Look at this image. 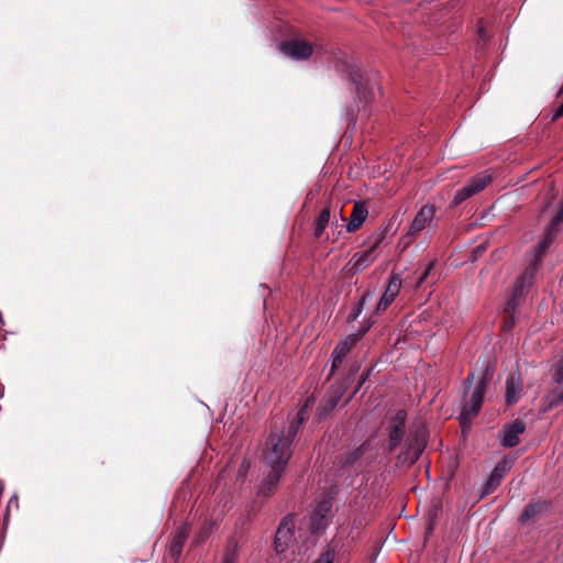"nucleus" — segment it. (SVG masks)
Returning a JSON list of instances; mask_svg holds the SVG:
<instances>
[{"label": "nucleus", "instance_id": "nucleus-37", "mask_svg": "<svg viewBox=\"0 0 563 563\" xmlns=\"http://www.w3.org/2000/svg\"><path fill=\"white\" fill-rule=\"evenodd\" d=\"M563 93V87L560 89L559 95Z\"/></svg>", "mask_w": 563, "mask_h": 563}, {"label": "nucleus", "instance_id": "nucleus-23", "mask_svg": "<svg viewBox=\"0 0 563 563\" xmlns=\"http://www.w3.org/2000/svg\"><path fill=\"white\" fill-rule=\"evenodd\" d=\"M331 220V209L330 207L324 208L316 221V228H314V236L317 239H320L325 230V228L329 225Z\"/></svg>", "mask_w": 563, "mask_h": 563}, {"label": "nucleus", "instance_id": "nucleus-28", "mask_svg": "<svg viewBox=\"0 0 563 563\" xmlns=\"http://www.w3.org/2000/svg\"><path fill=\"white\" fill-rule=\"evenodd\" d=\"M433 266H434L433 262L428 264L427 268L421 273V275L418 278V282H417V285H416L417 288L420 287L426 282V279L428 278V276H429L430 272L432 271Z\"/></svg>", "mask_w": 563, "mask_h": 563}, {"label": "nucleus", "instance_id": "nucleus-1", "mask_svg": "<svg viewBox=\"0 0 563 563\" xmlns=\"http://www.w3.org/2000/svg\"><path fill=\"white\" fill-rule=\"evenodd\" d=\"M312 399L308 398L303 407L298 411L297 418L290 422L287 430L272 431L266 440L263 457L268 467L285 470L292 454V442L307 419L308 408L312 404Z\"/></svg>", "mask_w": 563, "mask_h": 563}, {"label": "nucleus", "instance_id": "nucleus-8", "mask_svg": "<svg viewBox=\"0 0 563 563\" xmlns=\"http://www.w3.org/2000/svg\"><path fill=\"white\" fill-rule=\"evenodd\" d=\"M294 528L295 517L292 515H288L282 519L274 540L275 550L278 554L286 552L292 542Z\"/></svg>", "mask_w": 563, "mask_h": 563}, {"label": "nucleus", "instance_id": "nucleus-13", "mask_svg": "<svg viewBox=\"0 0 563 563\" xmlns=\"http://www.w3.org/2000/svg\"><path fill=\"white\" fill-rule=\"evenodd\" d=\"M526 430V423L519 419L504 426L500 431V443L504 448H514L519 444V435Z\"/></svg>", "mask_w": 563, "mask_h": 563}, {"label": "nucleus", "instance_id": "nucleus-34", "mask_svg": "<svg viewBox=\"0 0 563 563\" xmlns=\"http://www.w3.org/2000/svg\"><path fill=\"white\" fill-rule=\"evenodd\" d=\"M338 217H339L342 221H345V218H344V216H343L342 211H339Z\"/></svg>", "mask_w": 563, "mask_h": 563}, {"label": "nucleus", "instance_id": "nucleus-32", "mask_svg": "<svg viewBox=\"0 0 563 563\" xmlns=\"http://www.w3.org/2000/svg\"><path fill=\"white\" fill-rule=\"evenodd\" d=\"M555 376H556V382H558V383L563 382V364H561V365L559 366V368H558V371H556Z\"/></svg>", "mask_w": 563, "mask_h": 563}, {"label": "nucleus", "instance_id": "nucleus-26", "mask_svg": "<svg viewBox=\"0 0 563 563\" xmlns=\"http://www.w3.org/2000/svg\"><path fill=\"white\" fill-rule=\"evenodd\" d=\"M236 562V550H235V547L232 548V549H227L224 554H223V558H222V563H235Z\"/></svg>", "mask_w": 563, "mask_h": 563}, {"label": "nucleus", "instance_id": "nucleus-35", "mask_svg": "<svg viewBox=\"0 0 563 563\" xmlns=\"http://www.w3.org/2000/svg\"><path fill=\"white\" fill-rule=\"evenodd\" d=\"M472 379H473V374L467 376L466 382H467V383H471V382H472Z\"/></svg>", "mask_w": 563, "mask_h": 563}, {"label": "nucleus", "instance_id": "nucleus-3", "mask_svg": "<svg viewBox=\"0 0 563 563\" xmlns=\"http://www.w3.org/2000/svg\"><path fill=\"white\" fill-rule=\"evenodd\" d=\"M385 239V233L380 232L371 238L368 249L356 252L346 264V268L352 274H358L366 269L378 256V249Z\"/></svg>", "mask_w": 563, "mask_h": 563}, {"label": "nucleus", "instance_id": "nucleus-10", "mask_svg": "<svg viewBox=\"0 0 563 563\" xmlns=\"http://www.w3.org/2000/svg\"><path fill=\"white\" fill-rule=\"evenodd\" d=\"M512 466V460L504 457L492 471L488 479L485 483L481 497L492 494L501 483L503 478L509 473Z\"/></svg>", "mask_w": 563, "mask_h": 563}, {"label": "nucleus", "instance_id": "nucleus-17", "mask_svg": "<svg viewBox=\"0 0 563 563\" xmlns=\"http://www.w3.org/2000/svg\"><path fill=\"white\" fill-rule=\"evenodd\" d=\"M271 472L263 479L261 486L258 487L257 494L264 497L272 496L278 487L279 479L284 470H278L276 467H269Z\"/></svg>", "mask_w": 563, "mask_h": 563}, {"label": "nucleus", "instance_id": "nucleus-27", "mask_svg": "<svg viewBox=\"0 0 563 563\" xmlns=\"http://www.w3.org/2000/svg\"><path fill=\"white\" fill-rule=\"evenodd\" d=\"M365 452V445H361L360 448H357L356 450H354L346 459V463L349 464H352L354 463L357 459H360Z\"/></svg>", "mask_w": 563, "mask_h": 563}, {"label": "nucleus", "instance_id": "nucleus-33", "mask_svg": "<svg viewBox=\"0 0 563 563\" xmlns=\"http://www.w3.org/2000/svg\"><path fill=\"white\" fill-rule=\"evenodd\" d=\"M12 504H15V506H18V498H16V497H12V498L9 500L8 507H10Z\"/></svg>", "mask_w": 563, "mask_h": 563}, {"label": "nucleus", "instance_id": "nucleus-12", "mask_svg": "<svg viewBox=\"0 0 563 563\" xmlns=\"http://www.w3.org/2000/svg\"><path fill=\"white\" fill-rule=\"evenodd\" d=\"M407 413L405 410H399L393 418L391 426L388 433V450L393 452L402 441L405 434V422Z\"/></svg>", "mask_w": 563, "mask_h": 563}, {"label": "nucleus", "instance_id": "nucleus-25", "mask_svg": "<svg viewBox=\"0 0 563 563\" xmlns=\"http://www.w3.org/2000/svg\"><path fill=\"white\" fill-rule=\"evenodd\" d=\"M335 559V551L332 548H328L323 551L314 563H333Z\"/></svg>", "mask_w": 563, "mask_h": 563}, {"label": "nucleus", "instance_id": "nucleus-4", "mask_svg": "<svg viewBox=\"0 0 563 563\" xmlns=\"http://www.w3.org/2000/svg\"><path fill=\"white\" fill-rule=\"evenodd\" d=\"M489 380L490 374L486 371L472 391L470 399L463 406L459 417L462 424L471 421L479 412L484 401L485 389Z\"/></svg>", "mask_w": 563, "mask_h": 563}, {"label": "nucleus", "instance_id": "nucleus-24", "mask_svg": "<svg viewBox=\"0 0 563 563\" xmlns=\"http://www.w3.org/2000/svg\"><path fill=\"white\" fill-rule=\"evenodd\" d=\"M373 299V294L367 291L365 292L361 299L358 300V302L354 306V308L352 309V311L350 312L349 317H347V322H354L357 320V318L361 316L363 309H364V306L366 302L371 301Z\"/></svg>", "mask_w": 563, "mask_h": 563}, {"label": "nucleus", "instance_id": "nucleus-30", "mask_svg": "<svg viewBox=\"0 0 563 563\" xmlns=\"http://www.w3.org/2000/svg\"><path fill=\"white\" fill-rule=\"evenodd\" d=\"M340 397H336V398H333V397H327L324 399L329 410H332L336 405H338V401H339Z\"/></svg>", "mask_w": 563, "mask_h": 563}, {"label": "nucleus", "instance_id": "nucleus-11", "mask_svg": "<svg viewBox=\"0 0 563 563\" xmlns=\"http://www.w3.org/2000/svg\"><path fill=\"white\" fill-rule=\"evenodd\" d=\"M435 210L432 206L426 205L417 212L406 235L410 243L419 232L428 228L434 219Z\"/></svg>", "mask_w": 563, "mask_h": 563}, {"label": "nucleus", "instance_id": "nucleus-29", "mask_svg": "<svg viewBox=\"0 0 563 563\" xmlns=\"http://www.w3.org/2000/svg\"><path fill=\"white\" fill-rule=\"evenodd\" d=\"M506 311L509 313V316H510V320H509V321H505V322H504V324H503V329H504V330H506V331H508V330L512 329V327H514V316H512V314H514L515 310H514V311H509V310L506 308Z\"/></svg>", "mask_w": 563, "mask_h": 563}, {"label": "nucleus", "instance_id": "nucleus-9", "mask_svg": "<svg viewBox=\"0 0 563 563\" xmlns=\"http://www.w3.org/2000/svg\"><path fill=\"white\" fill-rule=\"evenodd\" d=\"M314 49V45L300 38L290 40L279 44V51L296 60L308 59Z\"/></svg>", "mask_w": 563, "mask_h": 563}, {"label": "nucleus", "instance_id": "nucleus-7", "mask_svg": "<svg viewBox=\"0 0 563 563\" xmlns=\"http://www.w3.org/2000/svg\"><path fill=\"white\" fill-rule=\"evenodd\" d=\"M369 328V324L363 325L356 333L347 335L336 344L331 354L332 373L342 364L346 354L357 344Z\"/></svg>", "mask_w": 563, "mask_h": 563}, {"label": "nucleus", "instance_id": "nucleus-15", "mask_svg": "<svg viewBox=\"0 0 563 563\" xmlns=\"http://www.w3.org/2000/svg\"><path fill=\"white\" fill-rule=\"evenodd\" d=\"M189 527L187 525H183L179 528H177L172 536L168 553L172 559L177 561L183 552V548L188 539L189 536Z\"/></svg>", "mask_w": 563, "mask_h": 563}, {"label": "nucleus", "instance_id": "nucleus-19", "mask_svg": "<svg viewBox=\"0 0 563 563\" xmlns=\"http://www.w3.org/2000/svg\"><path fill=\"white\" fill-rule=\"evenodd\" d=\"M521 383L520 378L511 375L506 380V402L510 406L520 398Z\"/></svg>", "mask_w": 563, "mask_h": 563}, {"label": "nucleus", "instance_id": "nucleus-22", "mask_svg": "<svg viewBox=\"0 0 563 563\" xmlns=\"http://www.w3.org/2000/svg\"><path fill=\"white\" fill-rule=\"evenodd\" d=\"M547 507L548 504L540 501L527 505L519 517V521L522 523L528 522L529 520L536 518Z\"/></svg>", "mask_w": 563, "mask_h": 563}, {"label": "nucleus", "instance_id": "nucleus-31", "mask_svg": "<svg viewBox=\"0 0 563 563\" xmlns=\"http://www.w3.org/2000/svg\"><path fill=\"white\" fill-rule=\"evenodd\" d=\"M561 117H563V102L555 109L552 121L559 120Z\"/></svg>", "mask_w": 563, "mask_h": 563}, {"label": "nucleus", "instance_id": "nucleus-2", "mask_svg": "<svg viewBox=\"0 0 563 563\" xmlns=\"http://www.w3.org/2000/svg\"><path fill=\"white\" fill-rule=\"evenodd\" d=\"M334 68L343 79L354 85L358 103L365 107L375 99L376 90L380 89L375 75L363 74L345 55L335 59Z\"/></svg>", "mask_w": 563, "mask_h": 563}, {"label": "nucleus", "instance_id": "nucleus-21", "mask_svg": "<svg viewBox=\"0 0 563 563\" xmlns=\"http://www.w3.org/2000/svg\"><path fill=\"white\" fill-rule=\"evenodd\" d=\"M332 509V501L329 498H325L317 504V506L313 509L311 519L313 522L320 525L321 521H323Z\"/></svg>", "mask_w": 563, "mask_h": 563}, {"label": "nucleus", "instance_id": "nucleus-16", "mask_svg": "<svg viewBox=\"0 0 563 563\" xmlns=\"http://www.w3.org/2000/svg\"><path fill=\"white\" fill-rule=\"evenodd\" d=\"M368 217V210L364 202H356L350 216V220L345 225L347 233H354L361 229Z\"/></svg>", "mask_w": 563, "mask_h": 563}, {"label": "nucleus", "instance_id": "nucleus-6", "mask_svg": "<svg viewBox=\"0 0 563 563\" xmlns=\"http://www.w3.org/2000/svg\"><path fill=\"white\" fill-rule=\"evenodd\" d=\"M492 176L487 172H482L475 175L468 180V183L463 188L456 191L452 200V206L457 207L466 199L481 192L492 183Z\"/></svg>", "mask_w": 563, "mask_h": 563}, {"label": "nucleus", "instance_id": "nucleus-14", "mask_svg": "<svg viewBox=\"0 0 563 563\" xmlns=\"http://www.w3.org/2000/svg\"><path fill=\"white\" fill-rule=\"evenodd\" d=\"M402 282L398 274H393L385 292L383 294L379 302L376 306L375 313L379 314L384 312L389 305L395 300L398 296Z\"/></svg>", "mask_w": 563, "mask_h": 563}, {"label": "nucleus", "instance_id": "nucleus-36", "mask_svg": "<svg viewBox=\"0 0 563 563\" xmlns=\"http://www.w3.org/2000/svg\"><path fill=\"white\" fill-rule=\"evenodd\" d=\"M478 32H479L481 36H484V30L482 27L478 30Z\"/></svg>", "mask_w": 563, "mask_h": 563}, {"label": "nucleus", "instance_id": "nucleus-5", "mask_svg": "<svg viewBox=\"0 0 563 563\" xmlns=\"http://www.w3.org/2000/svg\"><path fill=\"white\" fill-rule=\"evenodd\" d=\"M539 269V265L531 263L525 272L517 278L514 292L509 300L507 301V309L509 311L516 310V308L520 303V298L525 295L526 291L532 286L537 272Z\"/></svg>", "mask_w": 563, "mask_h": 563}, {"label": "nucleus", "instance_id": "nucleus-20", "mask_svg": "<svg viewBox=\"0 0 563 563\" xmlns=\"http://www.w3.org/2000/svg\"><path fill=\"white\" fill-rule=\"evenodd\" d=\"M554 228L555 227H553L552 224L549 227V229L545 232V236L543 238V240L536 247L533 263L539 265V266H540V264L542 262L543 255L545 254L547 250L549 249L550 244L553 241V232L552 231L554 230Z\"/></svg>", "mask_w": 563, "mask_h": 563}, {"label": "nucleus", "instance_id": "nucleus-18", "mask_svg": "<svg viewBox=\"0 0 563 563\" xmlns=\"http://www.w3.org/2000/svg\"><path fill=\"white\" fill-rule=\"evenodd\" d=\"M405 451L398 455V462L401 464H413L419 457L423 450L421 442L417 439L408 440Z\"/></svg>", "mask_w": 563, "mask_h": 563}]
</instances>
